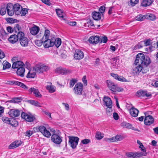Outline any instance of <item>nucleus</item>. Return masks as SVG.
Returning <instances> with one entry per match:
<instances>
[{
	"mask_svg": "<svg viewBox=\"0 0 158 158\" xmlns=\"http://www.w3.org/2000/svg\"><path fill=\"white\" fill-rule=\"evenodd\" d=\"M101 14L99 12L94 11L92 13V17L95 20H99L101 18Z\"/></svg>",
	"mask_w": 158,
	"mask_h": 158,
	"instance_id": "obj_29",
	"label": "nucleus"
},
{
	"mask_svg": "<svg viewBox=\"0 0 158 158\" xmlns=\"http://www.w3.org/2000/svg\"><path fill=\"white\" fill-rule=\"evenodd\" d=\"M84 54L83 52L79 49H76L75 51L74 57L76 60H81L83 58Z\"/></svg>",
	"mask_w": 158,
	"mask_h": 158,
	"instance_id": "obj_14",
	"label": "nucleus"
},
{
	"mask_svg": "<svg viewBox=\"0 0 158 158\" xmlns=\"http://www.w3.org/2000/svg\"><path fill=\"white\" fill-rule=\"evenodd\" d=\"M14 31L16 32H17L18 31L19 32L21 30V28L19 27V25L18 24H15V26L14 27Z\"/></svg>",
	"mask_w": 158,
	"mask_h": 158,
	"instance_id": "obj_49",
	"label": "nucleus"
},
{
	"mask_svg": "<svg viewBox=\"0 0 158 158\" xmlns=\"http://www.w3.org/2000/svg\"><path fill=\"white\" fill-rule=\"evenodd\" d=\"M55 72L56 73L64 75L71 73L72 70L64 68L59 67L56 69Z\"/></svg>",
	"mask_w": 158,
	"mask_h": 158,
	"instance_id": "obj_7",
	"label": "nucleus"
},
{
	"mask_svg": "<svg viewBox=\"0 0 158 158\" xmlns=\"http://www.w3.org/2000/svg\"><path fill=\"white\" fill-rule=\"evenodd\" d=\"M35 69L37 73H41L48 71L50 67L48 65L44 64H37L35 66Z\"/></svg>",
	"mask_w": 158,
	"mask_h": 158,
	"instance_id": "obj_4",
	"label": "nucleus"
},
{
	"mask_svg": "<svg viewBox=\"0 0 158 158\" xmlns=\"http://www.w3.org/2000/svg\"><path fill=\"white\" fill-rule=\"evenodd\" d=\"M147 154L146 152H141L140 153L135 152V158L136 157H140L142 156H146Z\"/></svg>",
	"mask_w": 158,
	"mask_h": 158,
	"instance_id": "obj_44",
	"label": "nucleus"
},
{
	"mask_svg": "<svg viewBox=\"0 0 158 158\" xmlns=\"http://www.w3.org/2000/svg\"><path fill=\"white\" fill-rule=\"evenodd\" d=\"M83 85L80 82L77 83L75 85L73 89L74 93L77 95H81L82 94Z\"/></svg>",
	"mask_w": 158,
	"mask_h": 158,
	"instance_id": "obj_9",
	"label": "nucleus"
},
{
	"mask_svg": "<svg viewBox=\"0 0 158 158\" xmlns=\"http://www.w3.org/2000/svg\"><path fill=\"white\" fill-rule=\"evenodd\" d=\"M111 75L114 78L121 81H127V80L124 77L119 76L118 74L114 73H110Z\"/></svg>",
	"mask_w": 158,
	"mask_h": 158,
	"instance_id": "obj_28",
	"label": "nucleus"
},
{
	"mask_svg": "<svg viewBox=\"0 0 158 158\" xmlns=\"http://www.w3.org/2000/svg\"><path fill=\"white\" fill-rule=\"evenodd\" d=\"M150 63V58L148 57H145L144 55L141 53L138 54L136 55L135 63L136 65H139L144 66V68Z\"/></svg>",
	"mask_w": 158,
	"mask_h": 158,
	"instance_id": "obj_1",
	"label": "nucleus"
},
{
	"mask_svg": "<svg viewBox=\"0 0 158 158\" xmlns=\"http://www.w3.org/2000/svg\"><path fill=\"white\" fill-rule=\"evenodd\" d=\"M121 125L123 128H126L127 129H131L134 131H139L138 129H136L133 127L129 123H127L125 122H124L122 123Z\"/></svg>",
	"mask_w": 158,
	"mask_h": 158,
	"instance_id": "obj_21",
	"label": "nucleus"
},
{
	"mask_svg": "<svg viewBox=\"0 0 158 158\" xmlns=\"http://www.w3.org/2000/svg\"><path fill=\"white\" fill-rule=\"evenodd\" d=\"M50 35V31L48 30H46L45 31L44 34V36L42 37V41L49 38Z\"/></svg>",
	"mask_w": 158,
	"mask_h": 158,
	"instance_id": "obj_36",
	"label": "nucleus"
},
{
	"mask_svg": "<svg viewBox=\"0 0 158 158\" xmlns=\"http://www.w3.org/2000/svg\"><path fill=\"white\" fill-rule=\"evenodd\" d=\"M105 7L104 6H101L99 9V11H100V13L102 14V16L103 15V14L105 11Z\"/></svg>",
	"mask_w": 158,
	"mask_h": 158,
	"instance_id": "obj_52",
	"label": "nucleus"
},
{
	"mask_svg": "<svg viewBox=\"0 0 158 158\" xmlns=\"http://www.w3.org/2000/svg\"><path fill=\"white\" fill-rule=\"evenodd\" d=\"M9 124H10L13 127H16L18 125V123L15 119H13L11 120L10 123Z\"/></svg>",
	"mask_w": 158,
	"mask_h": 158,
	"instance_id": "obj_43",
	"label": "nucleus"
},
{
	"mask_svg": "<svg viewBox=\"0 0 158 158\" xmlns=\"http://www.w3.org/2000/svg\"><path fill=\"white\" fill-rule=\"evenodd\" d=\"M0 34L1 37L4 40L7 38L9 33H6L4 29H1L0 31Z\"/></svg>",
	"mask_w": 158,
	"mask_h": 158,
	"instance_id": "obj_32",
	"label": "nucleus"
},
{
	"mask_svg": "<svg viewBox=\"0 0 158 158\" xmlns=\"http://www.w3.org/2000/svg\"><path fill=\"white\" fill-rule=\"evenodd\" d=\"M6 9L5 6H2L0 8V14L2 15H5L6 13Z\"/></svg>",
	"mask_w": 158,
	"mask_h": 158,
	"instance_id": "obj_41",
	"label": "nucleus"
},
{
	"mask_svg": "<svg viewBox=\"0 0 158 158\" xmlns=\"http://www.w3.org/2000/svg\"><path fill=\"white\" fill-rule=\"evenodd\" d=\"M107 86L109 89L114 92H120L122 91L123 89L119 87L118 85L112 81L107 80L106 81Z\"/></svg>",
	"mask_w": 158,
	"mask_h": 158,
	"instance_id": "obj_2",
	"label": "nucleus"
},
{
	"mask_svg": "<svg viewBox=\"0 0 158 158\" xmlns=\"http://www.w3.org/2000/svg\"><path fill=\"white\" fill-rule=\"evenodd\" d=\"M145 91L139 90L137 92L136 95L138 97H144V95Z\"/></svg>",
	"mask_w": 158,
	"mask_h": 158,
	"instance_id": "obj_40",
	"label": "nucleus"
},
{
	"mask_svg": "<svg viewBox=\"0 0 158 158\" xmlns=\"http://www.w3.org/2000/svg\"><path fill=\"white\" fill-rule=\"evenodd\" d=\"M145 19H146V15H139L135 17L136 20L140 21H143Z\"/></svg>",
	"mask_w": 158,
	"mask_h": 158,
	"instance_id": "obj_39",
	"label": "nucleus"
},
{
	"mask_svg": "<svg viewBox=\"0 0 158 158\" xmlns=\"http://www.w3.org/2000/svg\"><path fill=\"white\" fill-rule=\"evenodd\" d=\"M106 140L107 141L109 142H113L115 141V139L114 137L111 138H108Z\"/></svg>",
	"mask_w": 158,
	"mask_h": 158,
	"instance_id": "obj_64",
	"label": "nucleus"
},
{
	"mask_svg": "<svg viewBox=\"0 0 158 158\" xmlns=\"http://www.w3.org/2000/svg\"><path fill=\"white\" fill-rule=\"evenodd\" d=\"M46 89L51 93H53L55 91V89L52 85H47L46 87Z\"/></svg>",
	"mask_w": 158,
	"mask_h": 158,
	"instance_id": "obj_42",
	"label": "nucleus"
},
{
	"mask_svg": "<svg viewBox=\"0 0 158 158\" xmlns=\"http://www.w3.org/2000/svg\"><path fill=\"white\" fill-rule=\"evenodd\" d=\"M6 84L9 85H15L19 86L25 89H27V87L23 83L16 81H8Z\"/></svg>",
	"mask_w": 158,
	"mask_h": 158,
	"instance_id": "obj_13",
	"label": "nucleus"
},
{
	"mask_svg": "<svg viewBox=\"0 0 158 158\" xmlns=\"http://www.w3.org/2000/svg\"><path fill=\"white\" fill-rule=\"evenodd\" d=\"M90 142V140L88 139H85L81 141V143L83 144H87Z\"/></svg>",
	"mask_w": 158,
	"mask_h": 158,
	"instance_id": "obj_62",
	"label": "nucleus"
},
{
	"mask_svg": "<svg viewBox=\"0 0 158 158\" xmlns=\"http://www.w3.org/2000/svg\"><path fill=\"white\" fill-rule=\"evenodd\" d=\"M44 40V45L45 48H48L54 45V43H53V41H54V39L52 38L51 39H46Z\"/></svg>",
	"mask_w": 158,
	"mask_h": 158,
	"instance_id": "obj_17",
	"label": "nucleus"
},
{
	"mask_svg": "<svg viewBox=\"0 0 158 158\" xmlns=\"http://www.w3.org/2000/svg\"><path fill=\"white\" fill-rule=\"evenodd\" d=\"M56 12L58 16L61 19L65 20V14L61 10L57 9L56 10Z\"/></svg>",
	"mask_w": 158,
	"mask_h": 158,
	"instance_id": "obj_25",
	"label": "nucleus"
},
{
	"mask_svg": "<svg viewBox=\"0 0 158 158\" xmlns=\"http://www.w3.org/2000/svg\"><path fill=\"white\" fill-rule=\"evenodd\" d=\"M151 40L150 39L145 40L143 42H144V46H147L150 45Z\"/></svg>",
	"mask_w": 158,
	"mask_h": 158,
	"instance_id": "obj_54",
	"label": "nucleus"
},
{
	"mask_svg": "<svg viewBox=\"0 0 158 158\" xmlns=\"http://www.w3.org/2000/svg\"><path fill=\"white\" fill-rule=\"evenodd\" d=\"M15 143V142H13L9 146V149H13L18 147V145H16V143Z\"/></svg>",
	"mask_w": 158,
	"mask_h": 158,
	"instance_id": "obj_53",
	"label": "nucleus"
},
{
	"mask_svg": "<svg viewBox=\"0 0 158 158\" xmlns=\"http://www.w3.org/2000/svg\"><path fill=\"white\" fill-rule=\"evenodd\" d=\"M21 102V99L19 98H14L12 99L7 101L6 103L8 104L10 103H18Z\"/></svg>",
	"mask_w": 158,
	"mask_h": 158,
	"instance_id": "obj_34",
	"label": "nucleus"
},
{
	"mask_svg": "<svg viewBox=\"0 0 158 158\" xmlns=\"http://www.w3.org/2000/svg\"><path fill=\"white\" fill-rule=\"evenodd\" d=\"M130 4L132 6H135L139 2V0H130Z\"/></svg>",
	"mask_w": 158,
	"mask_h": 158,
	"instance_id": "obj_55",
	"label": "nucleus"
},
{
	"mask_svg": "<svg viewBox=\"0 0 158 158\" xmlns=\"http://www.w3.org/2000/svg\"><path fill=\"white\" fill-rule=\"evenodd\" d=\"M153 2V0H143L141 2V5L143 6H147L150 5Z\"/></svg>",
	"mask_w": 158,
	"mask_h": 158,
	"instance_id": "obj_33",
	"label": "nucleus"
},
{
	"mask_svg": "<svg viewBox=\"0 0 158 158\" xmlns=\"http://www.w3.org/2000/svg\"><path fill=\"white\" fill-rule=\"evenodd\" d=\"M146 19H149L151 20H153L156 19V17L153 14H148L146 15Z\"/></svg>",
	"mask_w": 158,
	"mask_h": 158,
	"instance_id": "obj_37",
	"label": "nucleus"
},
{
	"mask_svg": "<svg viewBox=\"0 0 158 158\" xmlns=\"http://www.w3.org/2000/svg\"><path fill=\"white\" fill-rule=\"evenodd\" d=\"M114 137L115 139V141H120L122 139V138L120 135H117Z\"/></svg>",
	"mask_w": 158,
	"mask_h": 158,
	"instance_id": "obj_56",
	"label": "nucleus"
},
{
	"mask_svg": "<svg viewBox=\"0 0 158 158\" xmlns=\"http://www.w3.org/2000/svg\"><path fill=\"white\" fill-rule=\"evenodd\" d=\"M42 2L50 6L51 5V3L49 0H41Z\"/></svg>",
	"mask_w": 158,
	"mask_h": 158,
	"instance_id": "obj_63",
	"label": "nucleus"
},
{
	"mask_svg": "<svg viewBox=\"0 0 158 158\" xmlns=\"http://www.w3.org/2000/svg\"><path fill=\"white\" fill-rule=\"evenodd\" d=\"M19 41L21 46L23 47L27 46L28 44V39L24 36V34L22 31H20L19 35Z\"/></svg>",
	"mask_w": 158,
	"mask_h": 158,
	"instance_id": "obj_5",
	"label": "nucleus"
},
{
	"mask_svg": "<svg viewBox=\"0 0 158 158\" xmlns=\"http://www.w3.org/2000/svg\"><path fill=\"white\" fill-rule=\"evenodd\" d=\"M99 41V37L98 36H91L89 39V41L91 44H97Z\"/></svg>",
	"mask_w": 158,
	"mask_h": 158,
	"instance_id": "obj_24",
	"label": "nucleus"
},
{
	"mask_svg": "<svg viewBox=\"0 0 158 158\" xmlns=\"http://www.w3.org/2000/svg\"><path fill=\"white\" fill-rule=\"evenodd\" d=\"M6 10H7V11L9 10L13 9V6L11 3H9L7 4L6 7Z\"/></svg>",
	"mask_w": 158,
	"mask_h": 158,
	"instance_id": "obj_51",
	"label": "nucleus"
},
{
	"mask_svg": "<svg viewBox=\"0 0 158 158\" xmlns=\"http://www.w3.org/2000/svg\"><path fill=\"white\" fill-rule=\"evenodd\" d=\"M10 119L6 117H3L2 118V120L3 122L8 124L10 123L11 120Z\"/></svg>",
	"mask_w": 158,
	"mask_h": 158,
	"instance_id": "obj_50",
	"label": "nucleus"
},
{
	"mask_svg": "<svg viewBox=\"0 0 158 158\" xmlns=\"http://www.w3.org/2000/svg\"><path fill=\"white\" fill-rule=\"evenodd\" d=\"M21 116L22 118L24 119L25 120L29 122H32L35 119V117L32 115L28 114L24 112H22Z\"/></svg>",
	"mask_w": 158,
	"mask_h": 158,
	"instance_id": "obj_11",
	"label": "nucleus"
},
{
	"mask_svg": "<svg viewBox=\"0 0 158 158\" xmlns=\"http://www.w3.org/2000/svg\"><path fill=\"white\" fill-rule=\"evenodd\" d=\"M31 33L33 35H35L38 34L40 31V28L39 27L34 25V26L30 29Z\"/></svg>",
	"mask_w": 158,
	"mask_h": 158,
	"instance_id": "obj_23",
	"label": "nucleus"
},
{
	"mask_svg": "<svg viewBox=\"0 0 158 158\" xmlns=\"http://www.w3.org/2000/svg\"><path fill=\"white\" fill-rule=\"evenodd\" d=\"M143 41H141L139 43L137 44L134 47V49L135 50H136L137 49H139L140 48H141L143 47Z\"/></svg>",
	"mask_w": 158,
	"mask_h": 158,
	"instance_id": "obj_45",
	"label": "nucleus"
},
{
	"mask_svg": "<svg viewBox=\"0 0 158 158\" xmlns=\"http://www.w3.org/2000/svg\"><path fill=\"white\" fill-rule=\"evenodd\" d=\"M44 41H42V39L41 40H37L36 41H35V44L38 46H40L41 45H42Z\"/></svg>",
	"mask_w": 158,
	"mask_h": 158,
	"instance_id": "obj_57",
	"label": "nucleus"
},
{
	"mask_svg": "<svg viewBox=\"0 0 158 158\" xmlns=\"http://www.w3.org/2000/svg\"><path fill=\"white\" fill-rule=\"evenodd\" d=\"M25 70L24 67L22 68H20L17 69L16 73L17 75L23 77L24 76V73Z\"/></svg>",
	"mask_w": 158,
	"mask_h": 158,
	"instance_id": "obj_30",
	"label": "nucleus"
},
{
	"mask_svg": "<svg viewBox=\"0 0 158 158\" xmlns=\"http://www.w3.org/2000/svg\"><path fill=\"white\" fill-rule=\"evenodd\" d=\"M82 81L85 86H86L87 84V81L86 79V77L85 76L83 77L82 78Z\"/></svg>",
	"mask_w": 158,
	"mask_h": 158,
	"instance_id": "obj_59",
	"label": "nucleus"
},
{
	"mask_svg": "<svg viewBox=\"0 0 158 158\" xmlns=\"http://www.w3.org/2000/svg\"><path fill=\"white\" fill-rule=\"evenodd\" d=\"M27 10H26L25 9H23L22 8V10H21V16H25L26 14L27 13Z\"/></svg>",
	"mask_w": 158,
	"mask_h": 158,
	"instance_id": "obj_60",
	"label": "nucleus"
},
{
	"mask_svg": "<svg viewBox=\"0 0 158 158\" xmlns=\"http://www.w3.org/2000/svg\"><path fill=\"white\" fill-rule=\"evenodd\" d=\"M28 91L30 94H31L33 92L35 97L41 98L42 97V95L40 94L37 89L31 87L29 89Z\"/></svg>",
	"mask_w": 158,
	"mask_h": 158,
	"instance_id": "obj_18",
	"label": "nucleus"
},
{
	"mask_svg": "<svg viewBox=\"0 0 158 158\" xmlns=\"http://www.w3.org/2000/svg\"><path fill=\"white\" fill-rule=\"evenodd\" d=\"M50 131L53 133L51 137L52 141L56 144H60L62 141V139L58 132L53 129H51Z\"/></svg>",
	"mask_w": 158,
	"mask_h": 158,
	"instance_id": "obj_3",
	"label": "nucleus"
},
{
	"mask_svg": "<svg viewBox=\"0 0 158 158\" xmlns=\"http://www.w3.org/2000/svg\"><path fill=\"white\" fill-rule=\"evenodd\" d=\"M95 137L97 139L100 140L103 138V136L101 132H98L96 133Z\"/></svg>",
	"mask_w": 158,
	"mask_h": 158,
	"instance_id": "obj_47",
	"label": "nucleus"
},
{
	"mask_svg": "<svg viewBox=\"0 0 158 158\" xmlns=\"http://www.w3.org/2000/svg\"><path fill=\"white\" fill-rule=\"evenodd\" d=\"M77 80L75 79H72L70 80L69 83V87H73L74 84L77 82Z\"/></svg>",
	"mask_w": 158,
	"mask_h": 158,
	"instance_id": "obj_48",
	"label": "nucleus"
},
{
	"mask_svg": "<svg viewBox=\"0 0 158 158\" xmlns=\"http://www.w3.org/2000/svg\"><path fill=\"white\" fill-rule=\"evenodd\" d=\"M33 132L32 131H27L25 133V135L28 137L30 136L33 134Z\"/></svg>",
	"mask_w": 158,
	"mask_h": 158,
	"instance_id": "obj_58",
	"label": "nucleus"
},
{
	"mask_svg": "<svg viewBox=\"0 0 158 158\" xmlns=\"http://www.w3.org/2000/svg\"><path fill=\"white\" fill-rule=\"evenodd\" d=\"M38 130L43 135L47 138H50L51 135L50 132L47 130L46 128L44 126H40L39 127Z\"/></svg>",
	"mask_w": 158,
	"mask_h": 158,
	"instance_id": "obj_10",
	"label": "nucleus"
},
{
	"mask_svg": "<svg viewBox=\"0 0 158 158\" xmlns=\"http://www.w3.org/2000/svg\"><path fill=\"white\" fill-rule=\"evenodd\" d=\"M3 69L5 70L7 69H9L11 67V64L7 61H4L3 62Z\"/></svg>",
	"mask_w": 158,
	"mask_h": 158,
	"instance_id": "obj_38",
	"label": "nucleus"
},
{
	"mask_svg": "<svg viewBox=\"0 0 158 158\" xmlns=\"http://www.w3.org/2000/svg\"><path fill=\"white\" fill-rule=\"evenodd\" d=\"M13 9L16 15H19L21 14L22 7L18 3L15 4L13 6Z\"/></svg>",
	"mask_w": 158,
	"mask_h": 158,
	"instance_id": "obj_20",
	"label": "nucleus"
},
{
	"mask_svg": "<svg viewBox=\"0 0 158 158\" xmlns=\"http://www.w3.org/2000/svg\"><path fill=\"white\" fill-rule=\"evenodd\" d=\"M69 144L73 148H75L77 145L79 138L77 137L69 136Z\"/></svg>",
	"mask_w": 158,
	"mask_h": 158,
	"instance_id": "obj_6",
	"label": "nucleus"
},
{
	"mask_svg": "<svg viewBox=\"0 0 158 158\" xmlns=\"http://www.w3.org/2000/svg\"><path fill=\"white\" fill-rule=\"evenodd\" d=\"M103 101L105 105L107 107L112 108V102L111 99L108 97H104Z\"/></svg>",
	"mask_w": 158,
	"mask_h": 158,
	"instance_id": "obj_22",
	"label": "nucleus"
},
{
	"mask_svg": "<svg viewBox=\"0 0 158 158\" xmlns=\"http://www.w3.org/2000/svg\"><path fill=\"white\" fill-rule=\"evenodd\" d=\"M144 66L139 65L137 66H135L133 68V72L134 73L138 74L140 72H142L143 73H146L147 70L146 69L144 70Z\"/></svg>",
	"mask_w": 158,
	"mask_h": 158,
	"instance_id": "obj_12",
	"label": "nucleus"
},
{
	"mask_svg": "<svg viewBox=\"0 0 158 158\" xmlns=\"http://www.w3.org/2000/svg\"><path fill=\"white\" fill-rule=\"evenodd\" d=\"M126 156L129 158H135V152H129L126 153Z\"/></svg>",
	"mask_w": 158,
	"mask_h": 158,
	"instance_id": "obj_46",
	"label": "nucleus"
},
{
	"mask_svg": "<svg viewBox=\"0 0 158 158\" xmlns=\"http://www.w3.org/2000/svg\"><path fill=\"white\" fill-rule=\"evenodd\" d=\"M28 102L32 105H34L35 106L39 107H41L42 106L40 105V104L37 101L33 100H29Z\"/></svg>",
	"mask_w": 158,
	"mask_h": 158,
	"instance_id": "obj_35",
	"label": "nucleus"
},
{
	"mask_svg": "<svg viewBox=\"0 0 158 158\" xmlns=\"http://www.w3.org/2000/svg\"><path fill=\"white\" fill-rule=\"evenodd\" d=\"M8 113L11 117L14 118L18 117L20 114V111L19 110L11 109Z\"/></svg>",
	"mask_w": 158,
	"mask_h": 158,
	"instance_id": "obj_15",
	"label": "nucleus"
},
{
	"mask_svg": "<svg viewBox=\"0 0 158 158\" xmlns=\"http://www.w3.org/2000/svg\"><path fill=\"white\" fill-rule=\"evenodd\" d=\"M36 72V71L35 70V67H34L32 69L29 71L27 75V77L29 78H34L35 76Z\"/></svg>",
	"mask_w": 158,
	"mask_h": 158,
	"instance_id": "obj_26",
	"label": "nucleus"
},
{
	"mask_svg": "<svg viewBox=\"0 0 158 158\" xmlns=\"http://www.w3.org/2000/svg\"><path fill=\"white\" fill-rule=\"evenodd\" d=\"M154 118L150 115L146 116L144 120V123L146 125H150L154 122Z\"/></svg>",
	"mask_w": 158,
	"mask_h": 158,
	"instance_id": "obj_19",
	"label": "nucleus"
},
{
	"mask_svg": "<svg viewBox=\"0 0 158 158\" xmlns=\"http://www.w3.org/2000/svg\"><path fill=\"white\" fill-rule=\"evenodd\" d=\"M52 39H54V41H53V43H54V45H55L57 48L59 47L61 45V39L59 38H57L56 39V37H53Z\"/></svg>",
	"mask_w": 158,
	"mask_h": 158,
	"instance_id": "obj_31",
	"label": "nucleus"
},
{
	"mask_svg": "<svg viewBox=\"0 0 158 158\" xmlns=\"http://www.w3.org/2000/svg\"><path fill=\"white\" fill-rule=\"evenodd\" d=\"M6 29L8 32L10 33H12L14 31V28L10 26L8 27H7Z\"/></svg>",
	"mask_w": 158,
	"mask_h": 158,
	"instance_id": "obj_61",
	"label": "nucleus"
},
{
	"mask_svg": "<svg viewBox=\"0 0 158 158\" xmlns=\"http://www.w3.org/2000/svg\"><path fill=\"white\" fill-rule=\"evenodd\" d=\"M12 60L13 61L12 65V68L13 69H17L22 68L24 66L23 62L20 60H18L17 57H14Z\"/></svg>",
	"mask_w": 158,
	"mask_h": 158,
	"instance_id": "obj_8",
	"label": "nucleus"
},
{
	"mask_svg": "<svg viewBox=\"0 0 158 158\" xmlns=\"http://www.w3.org/2000/svg\"><path fill=\"white\" fill-rule=\"evenodd\" d=\"M130 113L132 116L136 117L138 115L139 111L134 107H132L130 109Z\"/></svg>",
	"mask_w": 158,
	"mask_h": 158,
	"instance_id": "obj_27",
	"label": "nucleus"
},
{
	"mask_svg": "<svg viewBox=\"0 0 158 158\" xmlns=\"http://www.w3.org/2000/svg\"><path fill=\"white\" fill-rule=\"evenodd\" d=\"M19 33L20 31L18 32L17 35L14 34L11 35L10 37L8 38V41L12 44L15 43L19 39Z\"/></svg>",
	"mask_w": 158,
	"mask_h": 158,
	"instance_id": "obj_16",
	"label": "nucleus"
}]
</instances>
